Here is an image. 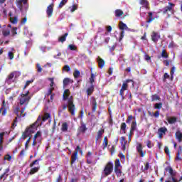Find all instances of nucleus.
<instances>
[{"instance_id":"bf43d9fd","label":"nucleus","mask_w":182,"mask_h":182,"mask_svg":"<svg viewBox=\"0 0 182 182\" xmlns=\"http://www.w3.org/2000/svg\"><path fill=\"white\" fill-rule=\"evenodd\" d=\"M124 91H125L124 90H122V89H120L119 90V96H121L122 100H124Z\"/></svg>"},{"instance_id":"e2e57ef3","label":"nucleus","mask_w":182,"mask_h":182,"mask_svg":"<svg viewBox=\"0 0 182 182\" xmlns=\"http://www.w3.org/2000/svg\"><path fill=\"white\" fill-rule=\"evenodd\" d=\"M168 77H170V75H168V73H165L163 77V82H166V80L168 79Z\"/></svg>"},{"instance_id":"f704fd0d","label":"nucleus","mask_w":182,"mask_h":182,"mask_svg":"<svg viewBox=\"0 0 182 182\" xmlns=\"http://www.w3.org/2000/svg\"><path fill=\"white\" fill-rule=\"evenodd\" d=\"M69 128V125L68 124L67 122H64L62 124L61 126V131L63 132H68V129Z\"/></svg>"},{"instance_id":"393cba45","label":"nucleus","mask_w":182,"mask_h":182,"mask_svg":"<svg viewBox=\"0 0 182 182\" xmlns=\"http://www.w3.org/2000/svg\"><path fill=\"white\" fill-rule=\"evenodd\" d=\"M130 82H132V80H127L125 82H123L121 90H127L129 88V85L127 83H130Z\"/></svg>"},{"instance_id":"774afa93","label":"nucleus","mask_w":182,"mask_h":182,"mask_svg":"<svg viewBox=\"0 0 182 182\" xmlns=\"http://www.w3.org/2000/svg\"><path fill=\"white\" fill-rule=\"evenodd\" d=\"M63 70H65V72H69L70 70V67L66 65L63 68Z\"/></svg>"},{"instance_id":"3c124183","label":"nucleus","mask_w":182,"mask_h":182,"mask_svg":"<svg viewBox=\"0 0 182 182\" xmlns=\"http://www.w3.org/2000/svg\"><path fill=\"white\" fill-rule=\"evenodd\" d=\"M22 4H23V3L21 0H18L17 1V6H18V8H19V9L21 11H22V9L23 8V6L22 5Z\"/></svg>"},{"instance_id":"6ab92c4d","label":"nucleus","mask_w":182,"mask_h":182,"mask_svg":"<svg viewBox=\"0 0 182 182\" xmlns=\"http://www.w3.org/2000/svg\"><path fill=\"white\" fill-rule=\"evenodd\" d=\"M136 151L140 154L141 157H144V152L143 151V146L141 144H139L136 146Z\"/></svg>"},{"instance_id":"58836bf2","label":"nucleus","mask_w":182,"mask_h":182,"mask_svg":"<svg viewBox=\"0 0 182 182\" xmlns=\"http://www.w3.org/2000/svg\"><path fill=\"white\" fill-rule=\"evenodd\" d=\"M151 102H156V100H160V96H159L157 94L153 95L151 97Z\"/></svg>"},{"instance_id":"052dcab7","label":"nucleus","mask_w":182,"mask_h":182,"mask_svg":"<svg viewBox=\"0 0 182 182\" xmlns=\"http://www.w3.org/2000/svg\"><path fill=\"white\" fill-rule=\"evenodd\" d=\"M65 5H66V3L65 1H61L60 2V4H58V9H62V8H63V6H65Z\"/></svg>"},{"instance_id":"a18cd8bd","label":"nucleus","mask_w":182,"mask_h":182,"mask_svg":"<svg viewBox=\"0 0 182 182\" xmlns=\"http://www.w3.org/2000/svg\"><path fill=\"white\" fill-rule=\"evenodd\" d=\"M161 107H163V103H161V102L156 103L154 105V109L160 110V109H161Z\"/></svg>"},{"instance_id":"b1692460","label":"nucleus","mask_w":182,"mask_h":182,"mask_svg":"<svg viewBox=\"0 0 182 182\" xmlns=\"http://www.w3.org/2000/svg\"><path fill=\"white\" fill-rule=\"evenodd\" d=\"M181 153H182V146H179L178 148V152L176 154V157L175 160H176L178 161H181V157H180V155L181 154Z\"/></svg>"},{"instance_id":"5fc2aeb1","label":"nucleus","mask_w":182,"mask_h":182,"mask_svg":"<svg viewBox=\"0 0 182 182\" xmlns=\"http://www.w3.org/2000/svg\"><path fill=\"white\" fill-rule=\"evenodd\" d=\"M53 90H55V87H50L48 90L47 96H50V95H53V93H52Z\"/></svg>"},{"instance_id":"473e14b6","label":"nucleus","mask_w":182,"mask_h":182,"mask_svg":"<svg viewBox=\"0 0 182 182\" xmlns=\"http://www.w3.org/2000/svg\"><path fill=\"white\" fill-rule=\"evenodd\" d=\"M124 13L121 9H117L114 11V15L117 18H120Z\"/></svg>"},{"instance_id":"338daca9","label":"nucleus","mask_w":182,"mask_h":182,"mask_svg":"<svg viewBox=\"0 0 182 182\" xmlns=\"http://www.w3.org/2000/svg\"><path fill=\"white\" fill-rule=\"evenodd\" d=\"M36 68H37V72H38V73H41L42 72V67H41V64L37 63Z\"/></svg>"},{"instance_id":"79ce46f5","label":"nucleus","mask_w":182,"mask_h":182,"mask_svg":"<svg viewBox=\"0 0 182 182\" xmlns=\"http://www.w3.org/2000/svg\"><path fill=\"white\" fill-rule=\"evenodd\" d=\"M120 159H117L114 161V168H119L121 167Z\"/></svg>"},{"instance_id":"9d476101","label":"nucleus","mask_w":182,"mask_h":182,"mask_svg":"<svg viewBox=\"0 0 182 182\" xmlns=\"http://www.w3.org/2000/svg\"><path fill=\"white\" fill-rule=\"evenodd\" d=\"M33 141L42 143V132L38 131L33 138Z\"/></svg>"},{"instance_id":"412c9836","label":"nucleus","mask_w":182,"mask_h":182,"mask_svg":"<svg viewBox=\"0 0 182 182\" xmlns=\"http://www.w3.org/2000/svg\"><path fill=\"white\" fill-rule=\"evenodd\" d=\"M92 112L95 113L97 109V102L96 101V98H95V97H92Z\"/></svg>"},{"instance_id":"6e6552de","label":"nucleus","mask_w":182,"mask_h":182,"mask_svg":"<svg viewBox=\"0 0 182 182\" xmlns=\"http://www.w3.org/2000/svg\"><path fill=\"white\" fill-rule=\"evenodd\" d=\"M119 29L122 31L120 33V36H119V42H122V39L124 37V31H130V28L127 27V25L126 23H123V21L119 22Z\"/></svg>"},{"instance_id":"4d7b16f0","label":"nucleus","mask_w":182,"mask_h":182,"mask_svg":"<svg viewBox=\"0 0 182 182\" xmlns=\"http://www.w3.org/2000/svg\"><path fill=\"white\" fill-rule=\"evenodd\" d=\"M11 35V31L6 30L3 31V36H9Z\"/></svg>"},{"instance_id":"6e6d98bb","label":"nucleus","mask_w":182,"mask_h":182,"mask_svg":"<svg viewBox=\"0 0 182 182\" xmlns=\"http://www.w3.org/2000/svg\"><path fill=\"white\" fill-rule=\"evenodd\" d=\"M68 48H69L70 50H76V49H77V47H76V46H75L73 44L69 45Z\"/></svg>"},{"instance_id":"dca6fc26","label":"nucleus","mask_w":182,"mask_h":182,"mask_svg":"<svg viewBox=\"0 0 182 182\" xmlns=\"http://www.w3.org/2000/svg\"><path fill=\"white\" fill-rule=\"evenodd\" d=\"M166 120L169 124H175V123H177V117L166 116Z\"/></svg>"},{"instance_id":"680f3d73","label":"nucleus","mask_w":182,"mask_h":182,"mask_svg":"<svg viewBox=\"0 0 182 182\" xmlns=\"http://www.w3.org/2000/svg\"><path fill=\"white\" fill-rule=\"evenodd\" d=\"M55 182H63V178H62V175H58Z\"/></svg>"},{"instance_id":"0eeeda50","label":"nucleus","mask_w":182,"mask_h":182,"mask_svg":"<svg viewBox=\"0 0 182 182\" xmlns=\"http://www.w3.org/2000/svg\"><path fill=\"white\" fill-rule=\"evenodd\" d=\"M20 110L21 108H19V107H16L14 109V113L15 114H16L17 117L14 119L13 123L11 124L12 130H14L17 126L16 123H18V119H21V117H22V114H19Z\"/></svg>"},{"instance_id":"a878e982","label":"nucleus","mask_w":182,"mask_h":182,"mask_svg":"<svg viewBox=\"0 0 182 182\" xmlns=\"http://www.w3.org/2000/svg\"><path fill=\"white\" fill-rule=\"evenodd\" d=\"M103 133H105V129H101V130L98 131L97 135L95 139L96 143H97V141H99V139H102V136H103Z\"/></svg>"},{"instance_id":"2eb2a0df","label":"nucleus","mask_w":182,"mask_h":182,"mask_svg":"<svg viewBox=\"0 0 182 182\" xmlns=\"http://www.w3.org/2000/svg\"><path fill=\"white\" fill-rule=\"evenodd\" d=\"M167 132V128L166 127H161L158 129V134L159 139H163V134H166Z\"/></svg>"},{"instance_id":"ddd939ff","label":"nucleus","mask_w":182,"mask_h":182,"mask_svg":"<svg viewBox=\"0 0 182 182\" xmlns=\"http://www.w3.org/2000/svg\"><path fill=\"white\" fill-rule=\"evenodd\" d=\"M11 169L9 168L5 169L4 173L0 176V180L3 179V182H5V180H6L8 178V176H9V173Z\"/></svg>"},{"instance_id":"39448f33","label":"nucleus","mask_w":182,"mask_h":182,"mask_svg":"<svg viewBox=\"0 0 182 182\" xmlns=\"http://www.w3.org/2000/svg\"><path fill=\"white\" fill-rule=\"evenodd\" d=\"M104 175L105 177H107V176H110L112 173H113V163L112 162H107V164L105 165L103 171Z\"/></svg>"},{"instance_id":"13d9d810","label":"nucleus","mask_w":182,"mask_h":182,"mask_svg":"<svg viewBox=\"0 0 182 182\" xmlns=\"http://www.w3.org/2000/svg\"><path fill=\"white\" fill-rule=\"evenodd\" d=\"M16 31H18V28L16 27H14L11 30V33L13 35V36H15V35H17L18 33L16 32Z\"/></svg>"},{"instance_id":"f257e3e1","label":"nucleus","mask_w":182,"mask_h":182,"mask_svg":"<svg viewBox=\"0 0 182 182\" xmlns=\"http://www.w3.org/2000/svg\"><path fill=\"white\" fill-rule=\"evenodd\" d=\"M63 100H68L67 105H63V110H66V109H68V112L70 113L71 116H75V110H76V106L75 105L73 96H70V91L69 89L65 90L63 95Z\"/></svg>"},{"instance_id":"aec40b11","label":"nucleus","mask_w":182,"mask_h":182,"mask_svg":"<svg viewBox=\"0 0 182 182\" xmlns=\"http://www.w3.org/2000/svg\"><path fill=\"white\" fill-rule=\"evenodd\" d=\"M137 129V122L133 121L131 124L130 134H133V132Z\"/></svg>"},{"instance_id":"9b49d317","label":"nucleus","mask_w":182,"mask_h":182,"mask_svg":"<svg viewBox=\"0 0 182 182\" xmlns=\"http://www.w3.org/2000/svg\"><path fill=\"white\" fill-rule=\"evenodd\" d=\"M151 41L154 42V43H157L159 42V39L160 38V36L159 33L156 31H153L151 35Z\"/></svg>"},{"instance_id":"49530a36","label":"nucleus","mask_w":182,"mask_h":182,"mask_svg":"<svg viewBox=\"0 0 182 182\" xmlns=\"http://www.w3.org/2000/svg\"><path fill=\"white\" fill-rule=\"evenodd\" d=\"M96 77V75H95V74L91 73V76L90 77V85H93V83L95 82V78Z\"/></svg>"},{"instance_id":"0e129e2a","label":"nucleus","mask_w":182,"mask_h":182,"mask_svg":"<svg viewBox=\"0 0 182 182\" xmlns=\"http://www.w3.org/2000/svg\"><path fill=\"white\" fill-rule=\"evenodd\" d=\"M4 160H7L8 161H11L12 160V156L7 154L4 156Z\"/></svg>"},{"instance_id":"37998d69","label":"nucleus","mask_w":182,"mask_h":182,"mask_svg":"<svg viewBox=\"0 0 182 182\" xmlns=\"http://www.w3.org/2000/svg\"><path fill=\"white\" fill-rule=\"evenodd\" d=\"M41 159H38L35 161H33L32 163L30 164V167H33L36 164H39V162L41 161Z\"/></svg>"},{"instance_id":"69168bd1","label":"nucleus","mask_w":182,"mask_h":182,"mask_svg":"<svg viewBox=\"0 0 182 182\" xmlns=\"http://www.w3.org/2000/svg\"><path fill=\"white\" fill-rule=\"evenodd\" d=\"M146 146H147L148 149H151V147H153V144L151 143V141L148 140L146 141Z\"/></svg>"},{"instance_id":"4468645a","label":"nucleus","mask_w":182,"mask_h":182,"mask_svg":"<svg viewBox=\"0 0 182 182\" xmlns=\"http://www.w3.org/2000/svg\"><path fill=\"white\" fill-rule=\"evenodd\" d=\"M97 62L98 63V66L100 69H103V68H105V65H106V62L102 58L98 56L97 58Z\"/></svg>"},{"instance_id":"c03bdc74","label":"nucleus","mask_w":182,"mask_h":182,"mask_svg":"<svg viewBox=\"0 0 182 182\" xmlns=\"http://www.w3.org/2000/svg\"><path fill=\"white\" fill-rule=\"evenodd\" d=\"M73 76L75 79H77V77L80 76V71H79V70H75L73 73Z\"/></svg>"},{"instance_id":"a19ab883","label":"nucleus","mask_w":182,"mask_h":182,"mask_svg":"<svg viewBox=\"0 0 182 182\" xmlns=\"http://www.w3.org/2000/svg\"><path fill=\"white\" fill-rule=\"evenodd\" d=\"M107 144H109V141H107V136H105L104 141L102 143L104 150H105V149H106V147H107Z\"/></svg>"},{"instance_id":"423d86ee","label":"nucleus","mask_w":182,"mask_h":182,"mask_svg":"<svg viewBox=\"0 0 182 182\" xmlns=\"http://www.w3.org/2000/svg\"><path fill=\"white\" fill-rule=\"evenodd\" d=\"M166 171H168L171 178H172V181L173 182H178V181H182V176H181V178H179V180H177L175 177H176V174H177V172L174 171V170H173V168L171 166H167L165 168Z\"/></svg>"},{"instance_id":"c756f323","label":"nucleus","mask_w":182,"mask_h":182,"mask_svg":"<svg viewBox=\"0 0 182 182\" xmlns=\"http://www.w3.org/2000/svg\"><path fill=\"white\" fill-rule=\"evenodd\" d=\"M93 92H95V85H91V86L87 89V96H91Z\"/></svg>"},{"instance_id":"09e8293b","label":"nucleus","mask_w":182,"mask_h":182,"mask_svg":"<svg viewBox=\"0 0 182 182\" xmlns=\"http://www.w3.org/2000/svg\"><path fill=\"white\" fill-rule=\"evenodd\" d=\"M126 127H127L126 122H122L121 124V130H122V132H124V133H126Z\"/></svg>"},{"instance_id":"c9c22d12","label":"nucleus","mask_w":182,"mask_h":182,"mask_svg":"<svg viewBox=\"0 0 182 182\" xmlns=\"http://www.w3.org/2000/svg\"><path fill=\"white\" fill-rule=\"evenodd\" d=\"M16 73H17L16 71H14V72L11 73L8 75V77H7V78H6V80H7V81H8V80H12V79H14V77H15Z\"/></svg>"},{"instance_id":"7c9ffc66","label":"nucleus","mask_w":182,"mask_h":182,"mask_svg":"<svg viewBox=\"0 0 182 182\" xmlns=\"http://www.w3.org/2000/svg\"><path fill=\"white\" fill-rule=\"evenodd\" d=\"M40 168H41V166H37V167H33V168H32L30 170L29 174H30L31 176H32V175H33V174L38 173V171H39Z\"/></svg>"},{"instance_id":"de8ad7c7","label":"nucleus","mask_w":182,"mask_h":182,"mask_svg":"<svg viewBox=\"0 0 182 182\" xmlns=\"http://www.w3.org/2000/svg\"><path fill=\"white\" fill-rule=\"evenodd\" d=\"M133 119H134V117H133V115L128 116V117L126 120V123L127 124H130V123H132V120H133Z\"/></svg>"},{"instance_id":"5701e85b","label":"nucleus","mask_w":182,"mask_h":182,"mask_svg":"<svg viewBox=\"0 0 182 182\" xmlns=\"http://www.w3.org/2000/svg\"><path fill=\"white\" fill-rule=\"evenodd\" d=\"M175 137H176V139H178V141L179 143H181V141H182V132H181V131L178 130L175 134Z\"/></svg>"},{"instance_id":"f8f14e48","label":"nucleus","mask_w":182,"mask_h":182,"mask_svg":"<svg viewBox=\"0 0 182 182\" xmlns=\"http://www.w3.org/2000/svg\"><path fill=\"white\" fill-rule=\"evenodd\" d=\"M53 6H54V4H52L47 7L46 14L48 18H50L53 15Z\"/></svg>"},{"instance_id":"bb28decb","label":"nucleus","mask_w":182,"mask_h":182,"mask_svg":"<svg viewBox=\"0 0 182 182\" xmlns=\"http://www.w3.org/2000/svg\"><path fill=\"white\" fill-rule=\"evenodd\" d=\"M76 160H77V151H74L71 156V164H74Z\"/></svg>"},{"instance_id":"ea45409f","label":"nucleus","mask_w":182,"mask_h":182,"mask_svg":"<svg viewBox=\"0 0 182 182\" xmlns=\"http://www.w3.org/2000/svg\"><path fill=\"white\" fill-rule=\"evenodd\" d=\"M49 119H50V114L46 112L44 114L42 120L43 122H46V120H48Z\"/></svg>"},{"instance_id":"a211bd4d","label":"nucleus","mask_w":182,"mask_h":182,"mask_svg":"<svg viewBox=\"0 0 182 182\" xmlns=\"http://www.w3.org/2000/svg\"><path fill=\"white\" fill-rule=\"evenodd\" d=\"M156 19V17L153 16V12H149L146 17V23H151Z\"/></svg>"},{"instance_id":"1a4fd4ad","label":"nucleus","mask_w":182,"mask_h":182,"mask_svg":"<svg viewBox=\"0 0 182 182\" xmlns=\"http://www.w3.org/2000/svg\"><path fill=\"white\" fill-rule=\"evenodd\" d=\"M9 107L6 105V102H5V100L2 101L1 107L0 108V114L1 113V116H6L8 113V110Z\"/></svg>"},{"instance_id":"cd10ccee","label":"nucleus","mask_w":182,"mask_h":182,"mask_svg":"<svg viewBox=\"0 0 182 182\" xmlns=\"http://www.w3.org/2000/svg\"><path fill=\"white\" fill-rule=\"evenodd\" d=\"M41 120H42V117L38 116L37 120L31 124V127H34L36 129H38V127H39V124H38V122H41Z\"/></svg>"},{"instance_id":"e433bc0d","label":"nucleus","mask_w":182,"mask_h":182,"mask_svg":"<svg viewBox=\"0 0 182 182\" xmlns=\"http://www.w3.org/2000/svg\"><path fill=\"white\" fill-rule=\"evenodd\" d=\"M114 173L117 174V177L122 176V169L119 168H114Z\"/></svg>"},{"instance_id":"f3484780","label":"nucleus","mask_w":182,"mask_h":182,"mask_svg":"<svg viewBox=\"0 0 182 182\" xmlns=\"http://www.w3.org/2000/svg\"><path fill=\"white\" fill-rule=\"evenodd\" d=\"M86 159H87V164H92L93 163V156L92 152L88 151L87 155H86Z\"/></svg>"},{"instance_id":"864d4df0","label":"nucleus","mask_w":182,"mask_h":182,"mask_svg":"<svg viewBox=\"0 0 182 182\" xmlns=\"http://www.w3.org/2000/svg\"><path fill=\"white\" fill-rule=\"evenodd\" d=\"M48 80H49V82H50V87H53L54 85H55L54 79L52 78V77H50V78H48Z\"/></svg>"},{"instance_id":"2f4dec72","label":"nucleus","mask_w":182,"mask_h":182,"mask_svg":"<svg viewBox=\"0 0 182 182\" xmlns=\"http://www.w3.org/2000/svg\"><path fill=\"white\" fill-rule=\"evenodd\" d=\"M139 4L140 5H142V6H144V8H146L147 9V8H149V1L147 0H139Z\"/></svg>"},{"instance_id":"7ed1b4c3","label":"nucleus","mask_w":182,"mask_h":182,"mask_svg":"<svg viewBox=\"0 0 182 182\" xmlns=\"http://www.w3.org/2000/svg\"><path fill=\"white\" fill-rule=\"evenodd\" d=\"M174 6H176V4L168 2V6H165L161 11L163 14L167 15V18H170L174 14Z\"/></svg>"},{"instance_id":"c85d7f7f","label":"nucleus","mask_w":182,"mask_h":182,"mask_svg":"<svg viewBox=\"0 0 182 182\" xmlns=\"http://www.w3.org/2000/svg\"><path fill=\"white\" fill-rule=\"evenodd\" d=\"M63 87H66V86H68V85H69V83H73V80H71L70 78H64L63 80Z\"/></svg>"},{"instance_id":"72a5a7b5","label":"nucleus","mask_w":182,"mask_h":182,"mask_svg":"<svg viewBox=\"0 0 182 182\" xmlns=\"http://www.w3.org/2000/svg\"><path fill=\"white\" fill-rule=\"evenodd\" d=\"M68 33H65L64 35L61 36L59 38H58V42H61L62 43H63V42H66V38H68Z\"/></svg>"},{"instance_id":"4be33fe9","label":"nucleus","mask_w":182,"mask_h":182,"mask_svg":"<svg viewBox=\"0 0 182 182\" xmlns=\"http://www.w3.org/2000/svg\"><path fill=\"white\" fill-rule=\"evenodd\" d=\"M86 130H87V128L86 127V124L81 123L80 127L78 128V131L80 133L85 134L86 133Z\"/></svg>"},{"instance_id":"603ef678","label":"nucleus","mask_w":182,"mask_h":182,"mask_svg":"<svg viewBox=\"0 0 182 182\" xmlns=\"http://www.w3.org/2000/svg\"><path fill=\"white\" fill-rule=\"evenodd\" d=\"M10 21L11 23H18V18L17 17H11L10 18Z\"/></svg>"},{"instance_id":"f03ea898","label":"nucleus","mask_w":182,"mask_h":182,"mask_svg":"<svg viewBox=\"0 0 182 182\" xmlns=\"http://www.w3.org/2000/svg\"><path fill=\"white\" fill-rule=\"evenodd\" d=\"M31 100V96H29V91H27L25 94H21L18 96V102L20 106H28L29 101Z\"/></svg>"},{"instance_id":"20e7f679","label":"nucleus","mask_w":182,"mask_h":182,"mask_svg":"<svg viewBox=\"0 0 182 182\" xmlns=\"http://www.w3.org/2000/svg\"><path fill=\"white\" fill-rule=\"evenodd\" d=\"M36 128H34L31 125L29 127H27L25 131L22 133L21 138L23 140H25L27 137H31L32 139V133H35Z\"/></svg>"},{"instance_id":"8fccbe9b","label":"nucleus","mask_w":182,"mask_h":182,"mask_svg":"<svg viewBox=\"0 0 182 182\" xmlns=\"http://www.w3.org/2000/svg\"><path fill=\"white\" fill-rule=\"evenodd\" d=\"M31 83H33V80H27L26 82V84L24 85V87L23 88V90H25L26 89V87H28V86H29V85H31Z\"/></svg>"},{"instance_id":"4c0bfd02","label":"nucleus","mask_w":182,"mask_h":182,"mask_svg":"<svg viewBox=\"0 0 182 182\" xmlns=\"http://www.w3.org/2000/svg\"><path fill=\"white\" fill-rule=\"evenodd\" d=\"M161 56V58H164V59H168V53H167V50H163Z\"/></svg>"}]
</instances>
